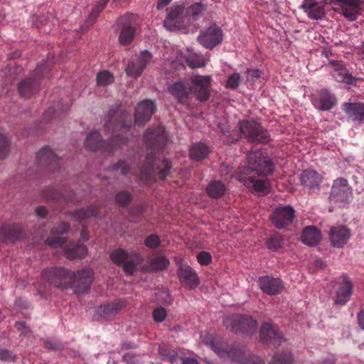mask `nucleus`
I'll return each mask as SVG.
<instances>
[{"label":"nucleus","instance_id":"20","mask_svg":"<svg viewBox=\"0 0 364 364\" xmlns=\"http://www.w3.org/2000/svg\"><path fill=\"white\" fill-rule=\"evenodd\" d=\"M223 40V31L216 25L209 26L201 32L198 37V42L205 48L213 49Z\"/></svg>","mask_w":364,"mask_h":364},{"label":"nucleus","instance_id":"61","mask_svg":"<svg viewBox=\"0 0 364 364\" xmlns=\"http://www.w3.org/2000/svg\"><path fill=\"white\" fill-rule=\"evenodd\" d=\"M7 68L9 75L11 77H14V79H15L16 76L20 74L23 70V68L21 66L16 65L14 63L13 64L10 63L8 65Z\"/></svg>","mask_w":364,"mask_h":364},{"label":"nucleus","instance_id":"59","mask_svg":"<svg viewBox=\"0 0 364 364\" xmlns=\"http://www.w3.org/2000/svg\"><path fill=\"white\" fill-rule=\"evenodd\" d=\"M197 260L201 265H208L212 262V257L209 252L202 251L198 254Z\"/></svg>","mask_w":364,"mask_h":364},{"label":"nucleus","instance_id":"24","mask_svg":"<svg viewBox=\"0 0 364 364\" xmlns=\"http://www.w3.org/2000/svg\"><path fill=\"white\" fill-rule=\"evenodd\" d=\"M314 107L321 111H329L337 104V98L328 89L319 90L317 97L311 100Z\"/></svg>","mask_w":364,"mask_h":364},{"label":"nucleus","instance_id":"40","mask_svg":"<svg viewBox=\"0 0 364 364\" xmlns=\"http://www.w3.org/2000/svg\"><path fill=\"white\" fill-rule=\"evenodd\" d=\"M134 200L133 194L127 190H120L114 196L115 203L121 208H127Z\"/></svg>","mask_w":364,"mask_h":364},{"label":"nucleus","instance_id":"4","mask_svg":"<svg viewBox=\"0 0 364 364\" xmlns=\"http://www.w3.org/2000/svg\"><path fill=\"white\" fill-rule=\"evenodd\" d=\"M240 132H235V136H232L228 142L233 144L237 141L242 136L252 142L268 144L270 135L267 130L252 119H245L239 122Z\"/></svg>","mask_w":364,"mask_h":364},{"label":"nucleus","instance_id":"22","mask_svg":"<svg viewBox=\"0 0 364 364\" xmlns=\"http://www.w3.org/2000/svg\"><path fill=\"white\" fill-rule=\"evenodd\" d=\"M151 58L152 55L149 51L144 50L141 52L140 55L129 61L125 70L127 75L135 78L139 77L142 73Z\"/></svg>","mask_w":364,"mask_h":364},{"label":"nucleus","instance_id":"51","mask_svg":"<svg viewBox=\"0 0 364 364\" xmlns=\"http://www.w3.org/2000/svg\"><path fill=\"white\" fill-rule=\"evenodd\" d=\"M16 355L11 350L1 348L0 361L1 363H14L16 360Z\"/></svg>","mask_w":364,"mask_h":364},{"label":"nucleus","instance_id":"62","mask_svg":"<svg viewBox=\"0 0 364 364\" xmlns=\"http://www.w3.org/2000/svg\"><path fill=\"white\" fill-rule=\"evenodd\" d=\"M218 127H219L221 133L223 134V135L227 136V139L225 141H226L227 144H229L228 142V140L230 139L231 134H232V136H235V132H234L232 131V132H230V127L228 125L224 124L223 123H219Z\"/></svg>","mask_w":364,"mask_h":364},{"label":"nucleus","instance_id":"52","mask_svg":"<svg viewBox=\"0 0 364 364\" xmlns=\"http://www.w3.org/2000/svg\"><path fill=\"white\" fill-rule=\"evenodd\" d=\"M161 245V239L158 235H149L144 240V245L150 249H156Z\"/></svg>","mask_w":364,"mask_h":364},{"label":"nucleus","instance_id":"14","mask_svg":"<svg viewBox=\"0 0 364 364\" xmlns=\"http://www.w3.org/2000/svg\"><path fill=\"white\" fill-rule=\"evenodd\" d=\"M93 282V272L89 269H82L76 273L70 272V281L68 288L74 289L75 294L87 292Z\"/></svg>","mask_w":364,"mask_h":364},{"label":"nucleus","instance_id":"18","mask_svg":"<svg viewBox=\"0 0 364 364\" xmlns=\"http://www.w3.org/2000/svg\"><path fill=\"white\" fill-rule=\"evenodd\" d=\"M352 198L348 181L343 178L336 179L331 188L330 198L334 203H346Z\"/></svg>","mask_w":364,"mask_h":364},{"label":"nucleus","instance_id":"64","mask_svg":"<svg viewBox=\"0 0 364 364\" xmlns=\"http://www.w3.org/2000/svg\"><path fill=\"white\" fill-rule=\"evenodd\" d=\"M123 360L127 364H137L136 357L131 353H126L123 356Z\"/></svg>","mask_w":364,"mask_h":364},{"label":"nucleus","instance_id":"48","mask_svg":"<svg viewBox=\"0 0 364 364\" xmlns=\"http://www.w3.org/2000/svg\"><path fill=\"white\" fill-rule=\"evenodd\" d=\"M235 347L242 348L243 349V353L240 360H236L237 362H240L241 364H265L264 361L260 357L255 355L244 358L245 352V347L244 346L235 344Z\"/></svg>","mask_w":364,"mask_h":364},{"label":"nucleus","instance_id":"53","mask_svg":"<svg viewBox=\"0 0 364 364\" xmlns=\"http://www.w3.org/2000/svg\"><path fill=\"white\" fill-rule=\"evenodd\" d=\"M240 82V75L237 73L231 74L227 81L226 87L228 89L235 90L238 87Z\"/></svg>","mask_w":364,"mask_h":364},{"label":"nucleus","instance_id":"60","mask_svg":"<svg viewBox=\"0 0 364 364\" xmlns=\"http://www.w3.org/2000/svg\"><path fill=\"white\" fill-rule=\"evenodd\" d=\"M166 317V311L163 307H157L153 311V318L156 322H162Z\"/></svg>","mask_w":364,"mask_h":364},{"label":"nucleus","instance_id":"5","mask_svg":"<svg viewBox=\"0 0 364 364\" xmlns=\"http://www.w3.org/2000/svg\"><path fill=\"white\" fill-rule=\"evenodd\" d=\"M50 65V60L41 63L37 66L31 76L21 81L18 86V90L21 97L29 98L38 92L41 77L49 72Z\"/></svg>","mask_w":364,"mask_h":364},{"label":"nucleus","instance_id":"31","mask_svg":"<svg viewBox=\"0 0 364 364\" xmlns=\"http://www.w3.org/2000/svg\"><path fill=\"white\" fill-rule=\"evenodd\" d=\"M329 64L333 68V76L336 81L348 85H353L356 78L352 75L348 70L341 63L335 60H330Z\"/></svg>","mask_w":364,"mask_h":364},{"label":"nucleus","instance_id":"63","mask_svg":"<svg viewBox=\"0 0 364 364\" xmlns=\"http://www.w3.org/2000/svg\"><path fill=\"white\" fill-rule=\"evenodd\" d=\"M44 347L53 350H59L61 348V344L51 341H46L44 343Z\"/></svg>","mask_w":364,"mask_h":364},{"label":"nucleus","instance_id":"45","mask_svg":"<svg viewBox=\"0 0 364 364\" xmlns=\"http://www.w3.org/2000/svg\"><path fill=\"white\" fill-rule=\"evenodd\" d=\"M185 61L186 65L192 68H202L205 65L203 58L196 54H188L185 56Z\"/></svg>","mask_w":364,"mask_h":364},{"label":"nucleus","instance_id":"10","mask_svg":"<svg viewBox=\"0 0 364 364\" xmlns=\"http://www.w3.org/2000/svg\"><path fill=\"white\" fill-rule=\"evenodd\" d=\"M201 338L205 344L210 346L220 358L224 359L230 358L232 360H237L243 353L242 348L235 347V344L224 348L222 344L219 343L218 339L208 333L202 335Z\"/></svg>","mask_w":364,"mask_h":364},{"label":"nucleus","instance_id":"37","mask_svg":"<svg viewBox=\"0 0 364 364\" xmlns=\"http://www.w3.org/2000/svg\"><path fill=\"white\" fill-rule=\"evenodd\" d=\"M205 191L210 198L218 199L225 195L226 186L222 181L215 180L207 186Z\"/></svg>","mask_w":364,"mask_h":364},{"label":"nucleus","instance_id":"32","mask_svg":"<svg viewBox=\"0 0 364 364\" xmlns=\"http://www.w3.org/2000/svg\"><path fill=\"white\" fill-rule=\"evenodd\" d=\"M301 8L311 19L320 20L325 16L324 6L314 0H304Z\"/></svg>","mask_w":364,"mask_h":364},{"label":"nucleus","instance_id":"9","mask_svg":"<svg viewBox=\"0 0 364 364\" xmlns=\"http://www.w3.org/2000/svg\"><path fill=\"white\" fill-rule=\"evenodd\" d=\"M70 272L63 267H53L42 272L43 279L50 285L60 289H68L70 281Z\"/></svg>","mask_w":364,"mask_h":364},{"label":"nucleus","instance_id":"35","mask_svg":"<svg viewBox=\"0 0 364 364\" xmlns=\"http://www.w3.org/2000/svg\"><path fill=\"white\" fill-rule=\"evenodd\" d=\"M321 178L318 172L311 169L304 171L300 177L301 184L310 189L318 188Z\"/></svg>","mask_w":364,"mask_h":364},{"label":"nucleus","instance_id":"30","mask_svg":"<svg viewBox=\"0 0 364 364\" xmlns=\"http://www.w3.org/2000/svg\"><path fill=\"white\" fill-rule=\"evenodd\" d=\"M353 283L350 278L344 276L342 282L336 292L335 303L345 305L349 300L353 293Z\"/></svg>","mask_w":364,"mask_h":364},{"label":"nucleus","instance_id":"25","mask_svg":"<svg viewBox=\"0 0 364 364\" xmlns=\"http://www.w3.org/2000/svg\"><path fill=\"white\" fill-rule=\"evenodd\" d=\"M258 285L264 293L270 296L281 294L284 289L283 282L279 278L269 275L260 277L258 279Z\"/></svg>","mask_w":364,"mask_h":364},{"label":"nucleus","instance_id":"43","mask_svg":"<svg viewBox=\"0 0 364 364\" xmlns=\"http://www.w3.org/2000/svg\"><path fill=\"white\" fill-rule=\"evenodd\" d=\"M294 358L289 351H283L276 353L269 364H292Z\"/></svg>","mask_w":364,"mask_h":364},{"label":"nucleus","instance_id":"27","mask_svg":"<svg viewBox=\"0 0 364 364\" xmlns=\"http://www.w3.org/2000/svg\"><path fill=\"white\" fill-rule=\"evenodd\" d=\"M22 237V228L18 224H4L0 227V242L14 243Z\"/></svg>","mask_w":364,"mask_h":364},{"label":"nucleus","instance_id":"42","mask_svg":"<svg viewBox=\"0 0 364 364\" xmlns=\"http://www.w3.org/2000/svg\"><path fill=\"white\" fill-rule=\"evenodd\" d=\"M170 264L168 259L164 255L154 257L149 262V269L152 272L164 271Z\"/></svg>","mask_w":364,"mask_h":364},{"label":"nucleus","instance_id":"47","mask_svg":"<svg viewBox=\"0 0 364 364\" xmlns=\"http://www.w3.org/2000/svg\"><path fill=\"white\" fill-rule=\"evenodd\" d=\"M114 75L107 70L100 72L97 75V83L98 86L105 87L114 82Z\"/></svg>","mask_w":364,"mask_h":364},{"label":"nucleus","instance_id":"41","mask_svg":"<svg viewBox=\"0 0 364 364\" xmlns=\"http://www.w3.org/2000/svg\"><path fill=\"white\" fill-rule=\"evenodd\" d=\"M159 353L163 360H167L171 364H181L185 358L180 357L174 350H168L166 346H160L159 347Z\"/></svg>","mask_w":364,"mask_h":364},{"label":"nucleus","instance_id":"58","mask_svg":"<svg viewBox=\"0 0 364 364\" xmlns=\"http://www.w3.org/2000/svg\"><path fill=\"white\" fill-rule=\"evenodd\" d=\"M103 9H104L101 5L97 4V5L92 9L91 14L89 15L88 18L86 21V24L92 25Z\"/></svg>","mask_w":364,"mask_h":364},{"label":"nucleus","instance_id":"15","mask_svg":"<svg viewBox=\"0 0 364 364\" xmlns=\"http://www.w3.org/2000/svg\"><path fill=\"white\" fill-rule=\"evenodd\" d=\"M135 21L136 16L132 14H126L118 19V24L121 28L119 36L121 45L128 46L133 41L136 32Z\"/></svg>","mask_w":364,"mask_h":364},{"label":"nucleus","instance_id":"11","mask_svg":"<svg viewBox=\"0 0 364 364\" xmlns=\"http://www.w3.org/2000/svg\"><path fill=\"white\" fill-rule=\"evenodd\" d=\"M329 4L337 6L334 11L349 21H355L361 14L362 0H330Z\"/></svg>","mask_w":364,"mask_h":364},{"label":"nucleus","instance_id":"33","mask_svg":"<svg viewBox=\"0 0 364 364\" xmlns=\"http://www.w3.org/2000/svg\"><path fill=\"white\" fill-rule=\"evenodd\" d=\"M126 306L125 301L122 300H115L105 305H101L98 307L97 313L105 318H112L114 317Z\"/></svg>","mask_w":364,"mask_h":364},{"label":"nucleus","instance_id":"12","mask_svg":"<svg viewBox=\"0 0 364 364\" xmlns=\"http://www.w3.org/2000/svg\"><path fill=\"white\" fill-rule=\"evenodd\" d=\"M101 206L99 204H92L87 208L77 209L73 212H68L72 219L82 223V228L80 232V237L83 241L89 239L87 228L85 224L87 220L91 218H97L100 214Z\"/></svg>","mask_w":364,"mask_h":364},{"label":"nucleus","instance_id":"39","mask_svg":"<svg viewBox=\"0 0 364 364\" xmlns=\"http://www.w3.org/2000/svg\"><path fill=\"white\" fill-rule=\"evenodd\" d=\"M210 153L209 147L203 143L193 144L189 150L190 158L195 161H201Z\"/></svg>","mask_w":364,"mask_h":364},{"label":"nucleus","instance_id":"57","mask_svg":"<svg viewBox=\"0 0 364 364\" xmlns=\"http://www.w3.org/2000/svg\"><path fill=\"white\" fill-rule=\"evenodd\" d=\"M247 74V82L255 83L260 77L261 72L258 69H247L245 72Z\"/></svg>","mask_w":364,"mask_h":364},{"label":"nucleus","instance_id":"38","mask_svg":"<svg viewBox=\"0 0 364 364\" xmlns=\"http://www.w3.org/2000/svg\"><path fill=\"white\" fill-rule=\"evenodd\" d=\"M87 253V249L85 245L82 244H73L67 246L65 248V257L69 259H75L77 258H83Z\"/></svg>","mask_w":364,"mask_h":364},{"label":"nucleus","instance_id":"46","mask_svg":"<svg viewBox=\"0 0 364 364\" xmlns=\"http://www.w3.org/2000/svg\"><path fill=\"white\" fill-rule=\"evenodd\" d=\"M110 169L113 171H119L122 175H127L132 169L131 161L121 159L117 163L112 164Z\"/></svg>","mask_w":364,"mask_h":364},{"label":"nucleus","instance_id":"54","mask_svg":"<svg viewBox=\"0 0 364 364\" xmlns=\"http://www.w3.org/2000/svg\"><path fill=\"white\" fill-rule=\"evenodd\" d=\"M67 242L66 237H48L46 240V244L53 247H61L65 245Z\"/></svg>","mask_w":364,"mask_h":364},{"label":"nucleus","instance_id":"8","mask_svg":"<svg viewBox=\"0 0 364 364\" xmlns=\"http://www.w3.org/2000/svg\"><path fill=\"white\" fill-rule=\"evenodd\" d=\"M226 328L235 333L252 334L257 331V322L250 316L235 314L223 320Z\"/></svg>","mask_w":364,"mask_h":364},{"label":"nucleus","instance_id":"29","mask_svg":"<svg viewBox=\"0 0 364 364\" xmlns=\"http://www.w3.org/2000/svg\"><path fill=\"white\" fill-rule=\"evenodd\" d=\"M178 275L181 283L188 289H193L199 284L197 274L188 265H181L178 269Z\"/></svg>","mask_w":364,"mask_h":364},{"label":"nucleus","instance_id":"34","mask_svg":"<svg viewBox=\"0 0 364 364\" xmlns=\"http://www.w3.org/2000/svg\"><path fill=\"white\" fill-rule=\"evenodd\" d=\"M321 239V232L316 227L310 225L303 229L301 240L304 244L314 246L320 242Z\"/></svg>","mask_w":364,"mask_h":364},{"label":"nucleus","instance_id":"13","mask_svg":"<svg viewBox=\"0 0 364 364\" xmlns=\"http://www.w3.org/2000/svg\"><path fill=\"white\" fill-rule=\"evenodd\" d=\"M211 82L212 78L208 75L191 76L189 80L191 94H194L198 101L208 100L210 97Z\"/></svg>","mask_w":364,"mask_h":364},{"label":"nucleus","instance_id":"56","mask_svg":"<svg viewBox=\"0 0 364 364\" xmlns=\"http://www.w3.org/2000/svg\"><path fill=\"white\" fill-rule=\"evenodd\" d=\"M146 205L144 204H139L132 206L129 210V214L132 218H138L141 216L146 210Z\"/></svg>","mask_w":364,"mask_h":364},{"label":"nucleus","instance_id":"7","mask_svg":"<svg viewBox=\"0 0 364 364\" xmlns=\"http://www.w3.org/2000/svg\"><path fill=\"white\" fill-rule=\"evenodd\" d=\"M164 26L170 31L180 30L188 24L186 7L184 4H173L166 9Z\"/></svg>","mask_w":364,"mask_h":364},{"label":"nucleus","instance_id":"26","mask_svg":"<svg viewBox=\"0 0 364 364\" xmlns=\"http://www.w3.org/2000/svg\"><path fill=\"white\" fill-rule=\"evenodd\" d=\"M350 236V230L344 225L332 227L329 232L331 244L337 248L343 247L348 243Z\"/></svg>","mask_w":364,"mask_h":364},{"label":"nucleus","instance_id":"55","mask_svg":"<svg viewBox=\"0 0 364 364\" xmlns=\"http://www.w3.org/2000/svg\"><path fill=\"white\" fill-rule=\"evenodd\" d=\"M70 230V224L67 222H61L57 227L53 228L50 230V233L52 235H63L66 233Z\"/></svg>","mask_w":364,"mask_h":364},{"label":"nucleus","instance_id":"2","mask_svg":"<svg viewBox=\"0 0 364 364\" xmlns=\"http://www.w3.org/2000/svg\"><path fill=\"white\" fill-rule=\"evenodd\" d=\"M131 124V118L127 112L111 109L105 124V131L111 133L110 139L108 141H102L99 132H92L85 139L86 148L92 151L102 150L112 153L121 145L127 143V138L122 134L129 130Z\"/></svg>","mask_w":364,"mask_h":364},{"label":"nucleus","instance_id":"16","mask_svg":"<svg viewBox=\"0 0 364 364\" xmlns=\"http://www.w3.org/2000/svg\"><path fill=\"white\" fill-rule=\"evenodd\" d=\"M295 218V210L290 205L277 207L270 216L272 224L277 229H286L293 222Z\"/></svg>","mask_w":364,"mask_h":364},{"label":"nucleus","instance_id":"6","mask_svg":"<svg viewBox=\"0 0 364 364\" xmlns=\"http://www.w3.org/2000/svg\"><path fill=\"white\" fill-rule=\"evenodd\" d=\"M110 259L114 264L122 265L124 272L128 276L133 275L136 266L144 260L140 253L134 250L128 252L122 248L113 250L110 254Z\"/></svg>","mask_w":364,"mask_h":364},{"label":"nucleus","instance_id":"3","mask_svg":"<svg viewBox=\"0 0 364 364\" xmlns=\"http://www.w3.org/2000/svg\"><path fill=\"white\" fill-rule=\"evenodd\" d=\"M274 168L272 160L263 156L260 151H251L247 154L246 164L238 168L237 178L247 188L262 192L267 188L268 183L256 178L272 173Z\"/></svg>","mask_w":364,"mask_h":364},{"label":"nucleus","instance_id":"1","mask_svg":"<svg viewBox=\"0 0 364 364\" xmlns=\"http://www.w3.org/2000/svg\"><path fill=\"white\" fill-rule=\"evenodd\" d=\"M143 138L148 152L144 164L139 168V180L146 184L156 179L164 180L170 173L172 164L168 159L155 157V154L162 150L167 141L164 128L161 126L149 127Z\"/></svg>","mask_w":364,"mask_h":364},{"label":"nucleus","instance_id":"44","mask_svg":"<svg viewBox=\"0 0 364 364\" xmlns=\"http://www.w3.org/2000/svg\"><path fill=\"white\" fill-rule=\"evenodd\" d=\"M42 196L46 200H54L56 202H59L61 200L68 202L70 200L65 196L61 192L55 190L53 187H50L44 190L42 193Z\"/></svg>","mask_w":364,"mask_h":364},{"label":"nucleus","instance_id":"28","mask_svg":"<svg viewBox=\"0 0 364 364\" xmlns=\"http://www.w3.org/2000/svg\"><path fill=\"white\" fill-rule=\"evenodd\" d=\"M343 110L348 119L359 124H364V103L345 102L343 104Z\"/></svg>","mask_w":364,"mask_h":364},{"label":"nucleus","instance_id":"36","mask_svg":"<svg viewBox=\"0 0 364 364\" xmlns=\"http://www.w3.org/2000/svg\"><path fill=\"white\" fill-rule=\"evenodd\" d=\"M188 24L197 21L204 16L207 11V5L201 2H196L186 7Z\"/></svg>","mask_w":364,"mask_h":364},{"label":"nucleus","instance_id":"17","mask_svg":"<svg viewBox=\"0 0 364 364\" xmlns=\"http://www.w3.org/2000/svg\"><path fill=\"white\" fill-rule=\"evenodd\" d=\"M259 337L263 343L274 347L279 346L284 341V336L279 331L277 327L267 322L262 324L259 329Z\"/></svg>","mask_w":364,"mask_h":364},{"label":"nucleus","instance_id":"21","mask_svg":"<svg viewBox=\"0 0 364 364\" xmlns=\"http://www.w3.org/2000/svg\"><path fill=\"white\" fill-rule=\"evenodd\" d=\"M168 92L182 105H188L191 99L189 80H178L168 87Z\"/></svg>","mask_w":364,"mask_h":364},{"label":"nucleus","instance_id":"19","mask_svg":"<svg viewBox=\"0 0 364 364\" xmlns=\"http://www.w3.org/2000/svg\"><path fill=\"white\" fill-rule=\"evenodd\" d=\"M36 157L38 165L48 171L55 172L60 167V158L48 146L42 148Z\"/></svg>","mask_w":364,"mask_h":364},{"label":"nucleus","instance_id":"49","mask_svg":"<svg viewBox=\"0 0 364 364\" xmlns=\"http://www.w3.org/2000/svg\"><path fill=\"white\" fill-rule=\"evenodd\" d=\"M10 140L3 134H0V159L6 158L10 151Z\"/></svg>","mask_w":364,"mask_h":364},{"label":"nucleus","instance_id":"50","mask_svg":"<svg viewBox=\"0 0 364 364\" xmlns=\"http://www.w3.org/2000/svg\"><path fill=\"white\" fill-rule=\"evenodd\" d=\"M283 238L279 234L272 235L267 242V247L273 251H277L282 247Z\"/></svg>","mask_w":364,"mask_h":364},{"label":"nucleus","instance_id":"23","mask_svg":"<svg viewBox=\"0 0 364 364\" xmlns=\"http://www.w3.org/2000/svg\"><path fill=\"white\" fill-rule=\"evenodd\" d=\"M156 110L154 102L144 100L139 102L135 108L134 120L139 126H144L148 122Z\"/></svg>","mask_w":364,"mask_h":364}]
</instances>
